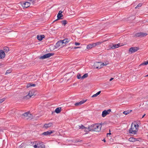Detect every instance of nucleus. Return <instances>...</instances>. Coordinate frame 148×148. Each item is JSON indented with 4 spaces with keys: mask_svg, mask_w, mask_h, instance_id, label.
Instances as JSON below:
<instances>
[{
    "mask_svg": "<svg viewBox=\"0 0 148 148\" xmlns=\"http://www.w3.org/2000/svg\"><path fill=\"white\" fill-rule=\"evenodd\" d=\"M138 128V125L137 123H132L131 125V128L129 130V133L134 134H136Z\"/></svg>",
    "mask_w": 148,
    "mask_h": 148,
    "instance_id": "nucleus-1",
    "label": "nucleus"
},
{
    "mask_svg": "<svg viewBox=\"0 0 148 148\" xmlns=\"http://www.w3.org/2000/svg\"><path fill=\"white\" fill-rule=\"evenodd\" d=\"M31 114L29 112H27L23 114L22 115V117L25 119L28 120L32 119Z\"/></svg>",
    "mask_w": 148,
    "mask_h": 148,
    "instance_id": "nucleus-2",
    "label": "nucleus"
},
{
    "mask_svg": "<svg viewBox=\"0 0 148 148\" xmlns=\"http://www.w3.org/2000/svg\"><path fill=\"white\" fill-rule=\"evenodd\" d=\"M101 126L100 124H94V127L93 131L99 132L101 130Z\"/></svg>",
    "mask_w": 148,
    "mask_h": 148,
    "instance_id": "nucleus-3",
    "label": "nucleus"
},
{
    "mask_svg": "<svg viewBox=\"0 0 148 148\" xmlns=\"http://www.w3.org/2000/svg\"><path fill=\"white\" fill-rule=\"evenodd\" d=\"M54 55V53H49L47 54H46L43 56H42L40 57H39V58L40 59H44L46 58H49L51 56H52Z\"/></svg>",
    "mask_w": 148,
    "mask_h": 148,
    "instance_id": "nucleus-4",
    "label": "nucleus"
},
{
    "mask_svg": "<svg viewBox=\"0 0 148 148\" xmlns=\"http://www.w3.org/2000/svg\"><path fill=\"white\" fill-rule=\"evenodd\" d=\"M93 67L96 69H101L102 68V65L101 62H96L94 63Z\"/></svg>",
    "mask_w": 148,
    "mask_h": 148,
    "instance_id": "nucleus-5",
    "label": "nucleus"
},
{
    "mask_svg": "<svg viewBox=\"0 0 148 148\" xmlns=\"http://www.w3.org/2000/svg\"><path fill=\"white\" fill-rule=\"evenodd\" d=\"M147 35V34L145 33L139 32L136 34L134 36L136 37H139L142 38L146 36Z\"/></svg>",
    "mask_w": 148,
    "mask_h": 148,
    "instance_id": "nucleus-6",
    "label": "nucleus"
},
{
    "mask_svg": "<svg viewBox=\"0 0 148 148\" xmlns=\"http://www.w3.org/2000/svg\"><path fill=\"white\" fill-rule=\"evenodd\" d=\"M34 92L33 90H31L29 91L28 94L25 96L24 97L25 99H29L32 96L34 95Z\"/></svg>",
    "mask_w": 148,
    "mask_h": 148,
    "instance_id": "nucleus-7",
    "label": "nucleus"
},
{
    "mask_svg": "<svg viewBox=\"0 0 148 148\" xmlns=\"http://www.w3.org/2000/svg\"><path fill=\"white\" fill-rule=\"evenodd\" d=\"M62 40H60L58 41L56 44L55 47L56 48H58L59 47H62L64 46Z\"/></svg>",
    "mask_w": 148,
    "mask_h": 148,
    "instance_id": "nucleus-8",
    "label": "nucleus"
},
{
    "mask_svg": "<svg viewBox=\"0 0 148 148\" xmlns=\"http://www.w3.org/2000/svg\"><path fill=\"white\" fill-rule=\"evenodd\" d=\"M139 49V48L138 47H131L129 49V51L131 53H132L137 51Z\"/></svg>",
    "mask_w": 148,
    "mask_h": 148,
    "instance_id": "nucleus-9",
    "label": "nucleus"
},
{
    "mask_svg": "<svg viewBox=\"0 0 148 148\" xmlns=\"http://www.w3.org/2000/svg\"><path fill=\"white\" fill-rule=\"evenodd\" d=\"M111 109H108V110H105L103 111L102 114V116L103 117H104L106 116L107 115L110 114V112H111Z\"/></svg>",
    "mask_w": 148,
    "mask_h": 148,
    "instance_id": "nucleus-10",
    "label": "nucleus"
},
{
    "mask_svg": "<svg viewBox=\"0 0 148 148\" xmlns=\"http://www.w3.org/2000/svg\"><path fill=\"white\" fill-rule=\"evenodd\" d=\"M122 45H120V43H118L117 44L113 45L112 44H111L110 45L109 47L110 49H114L119 47L120 46H121Z\"/></svg>",
    "mask_w": 148,
    "mask_h": 148,
    "instance_id": "nucleus-11",
    "label": "nucleus"
},
{
    "mask_svg": "<svg viewBox=\"0 0 148 148\" xmlns=\"http://www.w3.org/2000/svg\"><path fill=\"white\" fill-rule=\"evenodd\" d=\"M30 3L28 2H25L23 3L22 6L24 8H27L29 7L30 5Z\"/></svg>",
    "mask_w": 148,
    "mask_h": 148,
    "instance_id": "nucleus-12",
    "label": "nucleus"
},
{
    "mask_svg": "<svg viewBox=\"0 0 148 148\" xmlns=\"http://www.w3.org/2000/svg\"><path fill=\"white\" fill-rule=\"evenodd\" d=\"M38 148H45V146L43 142H39L38 143Z\"/></svg>",
    "mask_w": 148,
    "mask_h": 148,
    "instance_id": "nucleus-13",
    "label": "nucleus"
},
{
    "mask_svg": "<svg viewBox=\"0 0 148 148\" xmlns=\"http://www.w3.org/2000/svg\"><path fill=\"white\" fill-rule=\"evenodd\" d=\"M5 54L2 50H0V58L2 59L5 56Z\"/></svg>",
    "mask_w": 148,
    "mask_h": 148,
    "instance_id": "nucleus-14",
    "label": "nucleus"
},
{
    "mask_svg": "<svg viewBox=\"0 0 148 148\" xmlns=\"http://www.w3.org/2000/svg\"><path fill=\"white\" fill-rule=\"evenodd\" d=\"M62 41L63 42V43L64 46L70 41V39L69 38H66L63 40H62Z\"/></svg>",
    "mask_w": 148,
    "mask_h": 148,
    "instance_id": "nucleus-15",
    "label": "nucleus"
},
{
    "mask_svg": "<svg viewBox=\"0 0 148 148\" xmlns=\"http://www.w3.org/2000/svg\"><path fill=\"white\" fill-rule=\"evenodd\" d=\"M86 101V100H82L80 102H78L75 103V105L76 106H77L79 105H82Z\"/></svg>",
    "mask_w": 148,
    "mask_h": 148,
    "instance_id": "nucleus-16",
    "label": "nucleus"
},
{
    "mask_svg": "<svg viewBox=\"0 0 148 148\" xmlns=\"http://www.w3.org/2000/svg\"><path fill=\"white\" fill-rule=\"evenodd\" d=\"M45 37V36L44 35H38L37 36V38L38 40L41 41Z\"/></svg>",
    "mask_w": 148,
    "mask_h": 148,
    "instance_id": "nucleus-17",
    "label": "nucleus"
},
{
    "mask_svg": "<svg viewBox=\"0 0 148 148\" xmlns=\"http://www.w3.org/2000/svg\"><path fill=\"white\" fill-rule=\"evenodd\" d=\"M94 127V124L89 126L88 127V129L89 131H93Z\"/></svg>",
    "mask_w": 148,
    "mask_h": 148,
    "instance_id": "nucleus-18",
    "label": "nucleus"
},
{
    "mask_svg": "<svg viewBox=\"0 0 148 148\" xmlns=\"http://www.w3.org/2000/svg\"><path fill=\"white\" fill-rule=\"evenodd\" d=\"M53 132L52 131H49L47 132H44L42 134V135L45 136H47L49 135Z\"/></svg>",
    "mask_w": 148,
    "mask_h": 148,
    "instance_id": "nucleus-19",
    "label": "nucleus"
},
{
    "mask_svg": "<svg viewBox=\"0 0 148 148\" xmlns=\"http://www.w3.org/2000/svg\"><path fill=\"white\" fill-rule=\"evenodd\" d=\"M53 125V123H50L48 124H45L44 126L45 128H47L51 127Z\"/></svg>",
    "mask_w": 148,
    "mask_h": 148,
    "instance_id": "nucleus-20",
    "label": "nucleus"
},
{
    "mask_svg": "<svg viewBox=\"0 0 148 148\" xmlns=\"http://www.w3.org/2000/svg\"><path fill=\"white\" fill-rule=\"evenodd\" d=\"M63 16V15L62 14H58L57 15V19L55 20L54 22L60 19Z\"/></svg>",
    "mask_w": 148,
    "mask_h": 148,
    "instance_id": "nucleus-21",
    "label": "nucleus"
},
{
    "mask_svg": "<svg viewBox=\"0 0 148 148\" xmlns=\"http://www.w3.org/2000/svg\"><path fill=\"white\" fill-rule=\"evenodd\" d=\"M61 109V107L57 108L56 109L55 112L57 114L59 113L60 112Z\"/></svg>",
    "mask_w": 148,
    "mask_h": 148,
    "instance_id": "nucleus-22",
    "label": "nucleus"
},
{
    "mask_svg": "<svg viewBox=\"0 0 148 148\" xmlns=\"http://www.w3.org/2000/svg\"><path fill=\"white\" fill-rule=\"evenodd\" d=\"M129 140L130 142H134L137 140L136 139L133 137H131L129 139Z\"/></svg>",
    "mask_w": 148,
    "mask_h": 148,
    "instance_id": "nucleus-23",
    "label": "nucleus"
},
{
    "mask_svg": "<svg viewBox=\"0 0 148 148\" xmlns=\"http://www.w3.org/2000/svg\"><path fill=\"white\" fill-rule=\"evenodd\" d=\"M3 51H4V52H8L9 51V49L8 47H5L3 48Z\"/></svg>",
    "mask_w": 148,
    "mask_h": 148,
    "instance_id": "nucleus-24",
    "label": "nucleus"
},
{
    "mask_svg": "<svg viewBox=\"0 0 148 148\" xmlns=\"http://www.w3.org/2000/svg\"><path fill=\"white\" fill-rule=\"evenodd\" d=\"M101 91H99L97 92L96 94H94L92 96V97H97L98 95H99L101 93Z\"/></svg>",
    "mask_w": 148,
    "mask_h": 148,
    "instance_id": "nucleus-25",
    "label": "nucleus"
},
{
    "mask_svg": "<svg viewBox=\"0 0 148 148\" xmlns=\"http://www.w3.org/2000/svg\"><path fill=\"white\" fill-rule=\"evenodd\" d=\"M132 111L131 110H127V111H124L123 112V113L124 114H125V115H127L128 114H129V113H130Z\"/></svg>",
    "mask_w": 148,
    "mask_h": 148,
    "instance_id": "nucleus-26",
    "label": "nucleus"
},
{
    "mask_svg": "<svg viewBox=\"0 0 148 148\" xmlns=\"http://www.w3.org/2000/svg\"><path fill=\"white\" fill-rule=\"evenodd\" d=\"M78 128L79 129H83L85 128V127L83 125L81 124L80 125H78Z\"/></svg>",
    "mask_w": 148,
    "mask_h": 148,
    "instance_id": "nucleus-27",
    "label": "nucleus"
},
{
    "mask_svg": "<svg viewBox=\"0 0 148 148\" xmlns=\"http://www.w3.org/2000/svg\"><path fill=\"white\" fill-rule=\"evenodd\" d=\"M88 76V74L87 73H86L84 74L82 77V79H83L87 77Z\"/></svg>",
    "mask_w": 148,
    "mask_h": 148,
    "instance_id": "nucleus-28",
    "label": "nucleus"
},
{
    "mask_svg": "<svg viewBox=\"0 0 148 148\" xmlns=\"http://www.w3.org/2000/svg\"><path fill=\"white\" fill-rule=\"evenodd\" d=\"M61 23L63 25H65L67 23V21L65 20L61 21Z\"/></svg>",
    "mask_w": 148,
    "mask_h": 148,
    "instance_id": "nucleus-29",
    "label": "nucleus"
},
{
    "mask_svg": "<svg viewBox=\"0 0 148 148\" xmlns=\"http://www.w3.org/2000/svg\"><path fill=\"white\" fill-rule=\"evenodd\" d=\"M33 4H35L37 1L38 0H30Z\"/></svg>",
    "mask_w": 148,
    "mask_h": 148,
    "instance_id": "nucleus-30",
    "label": "nucleus"
},
{
    "mask_svg": "<svg viewBox=\"0 0 148 148\" xmlns=\"http://www.w3.org/2000/svg\"><path fill=\"white\" fill-rule=\"evenodd\" d=\"M148 64V60L147 61L144 62L143 63L140 64V65H147Z\"/></svg>",
    "mask_w": 148,
    "mask_h": 148,
    "instance_id": "nucleus-31",
    "label": "nucleus"
},
{
    "mask_svg": "<svg viewBox=\"0 0 148 148\" xmlns=\"http://www.w3.org/2000/svg\"><path fill=\"white\" fill-rule=\"evenodd\" d=\"M92 48V45L91 44H89L87 45V48L88 49H90Z\"/></svg>",
    "mask_w": 148,
    "mask_h": 148,
    "instance_id": "nucleus-32",
    "label": "nucleus"
},
{
    "mask_svg": "<svg viewBox=\"0 0 148 148\" xmlns=\"http://www.w3.org/2000/svg\"><path fill=\"white\" fill-rule=\"evenodd\" d=\"M11 72H12V70H7L6 73H5V75H6L8 73H11Z\"/></svg>",
    "mask_w": 148,
    "mask_h": 148,
    "instance_id": "nucleus-33",
    "label": "nucleus"
},
{
    "mask_svg": "<svg viewBox=\"0 0 148 148\" xmlns=\"http://www.w3.org/2000/svg\"><path fill=\"white\" fill-rule=\"evenodd\" d=\"M142 5L141 3H139L138 5L135 7L136 9L138 8L139 7H141Z\"/></svg>",
    "mask_w": 148,
    "mask_h": 148,
    "instance_id": "nucleus-34",
    "label": "nucleus"
},
{
    "mask_svg": "<svg viewBox=\"0 0 148 148\" xmlns=\"http://www.w3.org/2000/svg\"><path fill=\"white\" fill-rule=\"evenodd\" d=\"M108 64V62L101 64L102 65V67H103V66L107 65Z\"/></svg>",
    "mask_w": 148,
    "mask_h": 148,
    "instance_id": "nucleus-35",
    "label": "nucleus"
},
{
    "mask_svg": "<svg viewBox=\"0 0 148 148\" xmlns=\"http://www.w3.org/2000/svg\"><path fill=\"white\" fill-rule=\"evenodd\" d=\"M82 77L81 76V75L80 74H78L77 76V78L78 79H80V78L82 79Z\"/></svg>",
    "mask_w": 148,
    "mask_h": 148,
    "instance_id": "nucleus-36",
    "label": "nucleus"
},
{
    "mask_svg": "<svg viewBox=\"0 0 148 148\" xmlns=\"http://www.w3.org/2000/svg\"><path fill=\"white\" fill-rule=\"evenodd\" d=\"M5 100V98H3L2 99H0V103L3 102Z\"/></svg>",
    "mask_w": 148,
    "mask_h": 148,
    "instance_id": "nucleus-37",
    "label": "nucleus"
},
{
    "mask_svg": "<svg viewBox=\"0 0 148 148\" xmlns=\"http://www.w3.org/2000/svg\"><path fill=\"white\" fill-rule=\"evenodd\" d=\"M103 42H97L95 43L96 46H97V45H99L100 44H101V43H102Z\"/></svg>",
    "mask_w": 148,
    "mask_h": 148,
    "instance_id": "nucleus-38",
    "label": "nucleus"
},
{
    "mask_svg": "<svg viewBox=\"0 0 148 148\" xmlns=\"http://www.w3.org/2000/svg\"><path fill=\"white\" fill-rule=\"evenodd\" d=\"M31 86V83H29L27 84V88H29Z\"/></svg>",
    "mask_w": 148,
    "mask_h": 148,
    "instance_id": "nucleus-39",
    "label": "nucleus"
},
{
    "mask_svg": "<svg viewBox=\"0 0 148 148\" xmlns=\"http://www.w3.org/2000/svg\"><path fill=\"white\" fill-rule=\"evenodd\" d=\"M80 43L79 42H75V45H80Z\"/></svg>",
    "mask_w": 148,
    "mask_h": 148,
    "instance_id": "nucleus-40",
    "label": "nucleus"
},
{
    "mask_svg": "<svg viewBox=\"0 0 148 148\" xmlns=\"http://www.w3.org/2000/svg\"><path fill=\"white\" fill-rule=\"evenodd\" d=\"M85 130H84V131L85 132H88V130H88V127H85V128H84Z\"/></svg>",
    "mask_w": 148,
    "mask_h": 148,
    "instance_id": "nucleus-41",
    "label": "nucleus"
},
{
    "mask_svg": "<svg viewBox=\"0 0 148 148\" xmlns=\"http://www.w3.org/2000/svg\"><path fill=\"white\" fill-rule=\"evenodd\" d=\"M34 148H38V143L36 145H35L34 146Z\"/></svg>",
    "mask_w": 148,
    "mask_h": 148,
    "instance_id": "nucleus-42",
    "label": "nucleus"
},
{
    "mask_svg": "<svg viewBox=\"0 0 148 148\" xmlns=\"http://www.w3.org/2000/svg\"><path fill=\"white\" fill-rule=\"evenodd\" d=\"M91 45H92V47H95L96 46L95 43H93Z\"/></svg>",
    "mask_w": 148,
    "mask_h": 148,
    "instance_id": "nucleus-43",
    "label": "nucleus"
},
{
    "mask_svg": "<svg viewBox=\"0 0 148 148\" xmlns=\"http://www.w3.org/2000/svg\"><path fill=\"white\" fill-rule=\"evenodd\" d=\"M36 84H32L31 83V86H36Z\"/></svg>",
    "mask_w": 148,
    "mask_h": 148,
    "instance_id": "nucleus-44",
    "label": "nucleus"
},
{
    "mask_svg": "<svg viewBox=\"0 0 148 148\" xmlns=\"http://www.w3.org/2000/svg\"><path fill=\"white\" fill-rule=\"evenodd\" d=\"M62 11L61 10H60L59 11L58 14H62Z\"/></svg>",
    "mask_w": 148,
    "mask_h": 148,
    "instance_id": "nucleus-45",
    "label": "nucleus"
},
{
    "mask_svg": "<svg viewBox=\"0 0 148 148\" xmlns=\"http://www.w3.org/2000/svg\"><path fill=\"white\" fill-rule=\"evenodd\" d=\"M81 47H75L74 48V49H77V48H80Z\"/></svg>",
    "mask_w": 148,
    "mask_h": 148,
    "instance_id": "nucleus-46",
    "label": "nucleus"
},
{
    "mask_svg": "<svg viewBox=\"0 0 148 148\" xmlns=\"http://www.w3.org/2000/svg\"><path fill=\"white\" fill-rule=\"evenodd\" d=\"M113 78H110V81H111L113 79Z\"/></svg>",
    "mask_w": 148,
    "mask_h": 148,
    "instance_id": "nucleus-47",
    "label": "nucleus"
},
{
    "mask_svg": "<svg viewBox=\"0 0 148 148\" xmlns=\"http://www.w3.org/2000/svg\"><path fill=\"white\" fill-rule=\"evenodd\" d=\"M145 115V114H144L142 116V118H143Z\"/></svg>",
    "mask_w": 148,
    "mask_h": 148,
    "instance_id": "nucleus-48",
    "label": "nucleus"
},
{
    "mask_svg": "<svg viewBox=\"0 0 148 148\" xmlns=\"http://www.w3.org/2000/svg\"><path fill=\"white\" fill-rule=\"evenodd\" d=\"M103 141H104V142H106V140L105 139H104L103 140Z\"/></svg>",
    "mask_w": 148,
    "mask_h": 148,
    "instance_id": "nucleus-49",
    "label": "nucleus"
},
{
    "mask_svg": "<svg viewBox=\"0 0 148 148\" xmlns=\"http://www.w3.org/2000/svg\"><path fill=\"white\" fill-rule=\"evenodd\" d=\"M111 134V133H108L107 134Z\"/></svg>",
    "mask_w": 148,
    "mask_h": 148,
    "instance_id": "nucleus-50",
    "label": "nucleus"
},
{
    "mask_svg": "<svg viewBox=\"0 0 148 148\" xmlns=\"http://www.w3.org/2000/svg\"><path fill=\"white\" fill-rule=\"evenodd\" d=\"M145 77H148V74L145 76Z\"/></svg>",
    "mask_w": 148,
    "mask_h": 148,
    "instance_id": "nucleus-51",
    "label": "nucleus"
},
{
    "mask_svg": "<svg viewBox=\"0 0 148 148\" xmlns=\"http://www.w3.org/2000/svg\"><path fill=\"white\" fill-rule=\"evenodd\" d=\"M147 98H148V96H147Z\"/></svg>",
    "mask_w": 148,
    "mask_h": 148,
    "instance_id": "nucleus-52",
    "label": "nucleus"
}]
</instances>
